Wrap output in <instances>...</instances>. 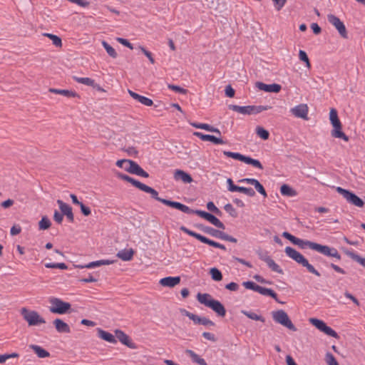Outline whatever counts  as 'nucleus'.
<instances>
[{
    "instance_id": "obj_1",
    "label": "nucleus",
    "mask_w": 365,
    "mask_h": 365,
    "mask_svg": "<svg viewBox=\"0 0 365 365\" xmlns=\"http://www.w3.org/2000/svg\"><path fill=\"white\" fill-rule=\"evenodd\" d=\"M296 241L297 242L294 243V245H298L302 249L309 247L313 250L319 252L325 256L332 257L339 260L341 259V255L336 249L334 247H330L327 245H322L309 240H304L299 238H297Z\"/></svg>"
},
{
    "instance_id": "obj_2",
    "label": "nucleus",
    "mask_w": 365,
    "mask_h": 365,
    "mask_svg": "<svg viewBox=\"0 0 365 365\" xmlns=\"http://www.w3.org/2000/svg\"><path fill=\"white\" fill-rule=\"evenodd\" d=\"M197 299L200 304L212 309L218 316L222 317L225 316V307L220 302L212 299L210 294L198 293Z\"/></svg>"
},
{
    "instance_id": "obj_3",
    "label": "nucleus",
    "mask_w": 365,
    "mask_h": 365,
    "mask_svg": "<svg viewBox=\"0 0 365 365\" xmlns=\"http://www.w3.org/2000/svg\"><path fill=\"white\" fill-rule=\"evenodd\" d=\"M138 189L145 192L150 194L151 197L155 199L156 200L162 202L163 204H164L165 205L172 207L178 209L179 210H185V211L188 210L187 208L186 207L185 205H183L178 202L171 201L169 200L159 197L158 192L155 189H153V187H149L142 182L140 183Z\"/></svg>"
},
{
    "instance_id": "obj_4",
    "label": "nucleus",
    "mask_w": 365,
    "mask_h": 365,
    "mask_svg": "<svg viewBox=\"0 0 365 365\" xmlns=\"http://www.w3.org/2000/svg\"><path fill=\"white\" fill-rule=\"evenodd\" d=\"M286 255L294 260L298 264L306 267L307 270L317 277L320 276V273L309 263L308 260L298 251L291 247H287L284 250Z\"/></svg>"
},
{
    "instance_id": "obj_5",
    "label": "nucleus",
    "mask_w": 365,
    "mask_h": 365,
    "mask_svg": "<svg viewBox=\"0 0 365 365\" xmlns=\"http://www.w3.org/2000/svg\"><path fill=\"white\" fill-rule=\"evenodd\" d=\"M329 120L333 126L331 132V136L340 138L345 142L349 141V137L342 131V125L339 119L337 111L335 108H331L329 112Z\"/></svg>"
},
{
    "instance_id": "obj_6",
    "label": "nucleus",
    "mask_w": 365,
    "mask_h": 365,
    "mask_svg": "<svg viewBox=\"0 0 365 365\" xmlns=\"http://www.w3.org/2000/svg\"><path fill=\"white\" fill-rule=\"evenodd\" d=\"M229 108L242 115H255L264 110L271 108L269 106H240L237 105H230Z\"/></svg>"
},
{
    "instance_id": "obj_7",
    "label": "nucleus",
    "mask_w": 365,
    "mask_h": 365,
    "mask_svg": "<svg viewBox=\"0 0 365 365\" xmlns=\"http://www.w3.org/2000/svg\"><path fill=\"white\" fill-rule=\"evenodd\" d=\"M273 320L282 325L283 327L289 329L291 331H296L297 328L290 320L287 312L282 309L274 311L272 312Z\"/></svg>"
},
{
    "instance_id": "obj_8",
    "label": "nucleus",
    "mask_w": 365,
    "mask_h": 365,
    "mask_svg": "<svg viewBox=\"0 0 365 365\" xmlns=\"http://www.w3.org/2000/svg\"><path fill=\"white\" fill-rule=\"evenodd\" d=\"M186 207L187 208L188 210H187V211L181 210V211L185 213H187V214H196L198 216H200V217L205 219L206 220L210 222L211 224H212L215 227L220 228V229H223V230L225 229L224 224L213 215H212L209 212H207L205 211H202V210H192L187 205H186Z\"/></svg>"
},
{
    "instance_id": "obj_9",
    "label": "nucleus",
    "mask_w": 365,
    "mask_h": 365,
    "mask_svg": "<svg viewBox=\"0 0 365 365\" xmlns=\"http://www.w3.org/2000/svg\"><path fill=\"white\" fill-rule=\"evenodd\" d=\"M242 285L247 289H251L259 292L264 296H269L279 303L283 304L277 299V294L271 289L261 287L252 281H247L242 283Z\"/></svg>"
},
{
    "instance_id": "obj_10",
    "label": "nucleus",
    "mask_w": 365,
    "mask_h": 365,
    "mask_svg": "<svg viewBox=\"0 0 365 365\" xmlns=\"http://www.w3.org/2000/svg\"><path fill=\"white\" fill-rule=\"evenodd\" d=\"M21 314L25 321L29 326H36L41 324H45V319L40 316L36 311L29 310L26 308H22Z\"/></svg>"
},
{
    "instance_id": "obj_11",
    "label": "nucleus",
    "mask_w": 365,
    "mask_h": 365,
    "mask_svg": "<svg viewBox=\"0 0 365 365\" xmlns=\"http://www.w3.org/2000/svg\"><path fill=\"white\" fill-rule=\"evenodd\" d=\"M51 307L49 311L54 314H63L68 312L71 309V304L63 302L59 298L51 297L49 299Z\"/></svg>"
},
{
    "instance_id": "obj_12",
    "label": "nucleus",
    "mask_w": 365,
    "mask_h": 365,
    "mask_svg": "<svg viewBox=\"0 0 365 365\" xmlns=\"http://www.w3.org/2000/svg\"><path fill=\"white\" fill-rule=\"evenodd\" d=\"M336 190L338 193L341 195L349 204L357 207H363L364 206V201L354 192L341 187H337Z\"/></svg>"
},
{
    "instance_id": "obj_13",
    "label": "nucleus",
    "mask_w": 365,
    "mask_h": 365,
    "mask_svg": "<svg viewBox=\"0 0 365 365\" xmlns=\"http://www.w3.org/2000/svg\"><path fill=\"white\" fill-rule=\"evenodd\" d=\"M197 227L205 233L209 234L212 237L235 243L237 241L236 238L228 235L222 231L215 230L212 227L204 226L202 225H198Z\"/></svg>"
},
{
    "instance_id": "obj_14",
    "label": "nucleus",
    "mask_w": 365,
    "mask_h": 365,
    "mask_svg": "<svg viewBox=\"0 0 365 365\" xmlns=\"http://www.w3.org/2000/svg\"><path fill=\"white\" fill-rule=\"evenodd\" d=\"M180 230H182V232H184L185 233L187 234L188 235L190 236H192V237H194L195 238H196L197 240H200V242L205 243V244H207L210 246H212V247H217V248H220L221 250H225L226 248L225 247L222 245V244H220L217 242H215L213 240H211L198 233H196L189 229H187V227H185V226H181L180 227Z\"/></svg>"
},
{
    "instance_id": "obj_15",
    "label": "nucleus",
    "mask_w": 365,
    "mask_h": 365,
    "mask_svg": "<svg viewBox=\"0 0 365 365\" xmlns=\"http://www.w3.org/2000/svg\"><path fill=\"white\" fill-rule=\"evenodd\" d=\"M327 20L337 30L341 38H348L346 26L339 17L332 14H329L327 15Z\"/></svg>"
},
{
    "instance_id": "obj_16",
    "label": "nucleus",
    "mask_w": 365,
    "mask_h": 365,
    "mask_svg": "<svg viewBox=\"0 0 365 365\" xmlns=\"http://www.w3.org/2000/svg\"><path fill=\"white\" fill-rule=\"evenodd\" d=\"M309 322L317 329L324 332L327 335L332 336L335 339L339 338L338 334L333 329L328 327L324 321L316 318H310Z\"/></svg>"
},
{
    "instance_id": "obj_17",
    "label": "nucleus",
    "mask_w": 365,
    "mask_h": 365,
    "mask_svg": "<svg viewBox=\"0 0 365 365\" xmlns=\"http://www.w3.org/2000/svg\"><path fill=\"white\" fill-rule=\"evenodd\" d=\"M181 313L191 319L195 324L205 326H215V323L206 317H200L195 314L190 313L185 309H182Z\"/></svg>"
},
{
    "instance_id": "obj_18",
    "label": "nucleus",
    "mask_w": 365,
    "mask_h": 365,
    "mask_svg": "<svg viewBox=\"0 0 365 365\" xmlns=\"http://www.w3.org/2000/svg\"><path fill=\"white\" fill-rule=\"evenodd\" d=\"M259 258L267 263V266L273 271L282 274V269L268 255L267 252H260L258 253Z\"/></svg>"
},
{
    "instance_id": "obj_19",
    "label": "nucleus",
    "mask_w": 365,
    "mask_h": 365,
    "mask_svg": "<svg viewBox=\"0 0 365 365\" xmlns=\"http://www.w3.org/2000/svg\"><path fill=\"white\" fill-rule=\"evenodd\" d=\"M293 115L304 120L308 119L309 108L307 104L302 103L290 109Z\"/></svg>"
},
{
    "instance_id": "obj_20",
    "label": "nucleus",
    "mask_w": 365,
    "mask_h": 365,
    "mask_svg": "<svg viewBox=\"0 0 365 365\" xmlns=\"http://www.w3.org/2000/svg\"><path fill=\"white\" fill-rule=\"evenodd\" d=\"M124 170L130 173L135 174L144 178L148 177V174L145 171H144L134 161H128V164H126V166L124 168Z\"/></svg>"
},
{
    "instance_id": "obj_21",
    "label": "nucleus",
    "mask_w": 365,
    "mask_h": 365,
    "mask_svg": "<svg viewBox=\"0 0 365 365\" xmlns=\"http://www.w3.org/2000/svg\"><path fill=\"white\" fill-rule=\"evenodd\" d=\"M256 87L261 91L268 93H279L281 90V86L277 83L266 84L262 82H257Z\"/></svg>"
},
{
    "instance_id": "obj_22",
    "label": "nucleus",
    "mask_w": 365,
    "mask_h": 365,
    "mask_svg": "<svg viewBox=\"0 0 365 365\" xmlns=\"http://www.w3.org/2000/svg\"><path fill=\"white\" fill-rule=\"evenodd\" d=\"M115 337L124 345L127 346L129 348L134 349L135 348L134 344L130 339V337L122 330L115 329Z\"/></svg>"
},
{
    "instance_id": "obj_23",
    "label": "nucleus",
    "mask_w": 365,
    "mask_h": 365,
    "mask_svg": "<svg viewBox=\"0 0 365 365\" xmlns=\"http://www.w3.org/2000/svg\"><path fill=\"white\" fill-rule=\"evenodd\" d=\"M57 203L59 205V208L61 210L63 215H65L70 222H73L74 216L72 212V207L61 200H58Z\"/></svg>"
},
{
    "instance_id": "obj_24",
    "label": "nucleus",
    "mask_w": 365,
    "mask_h": 365,
    "mask_svg": "<svg viewBox=\"0 0 365 365\" xmlns=\"http://www.w3.org/2000/svg\"><path fill=\"white\" fill-rule=\"evenodd\" d=\"M173 178L177 181H182L184 183H190L193 181L190 175L182 170H175Z\"/></svg>"
},
{
    "instance_id": "obj_25",
    "label": "nucleus",
    "mask_w": 365,
    "mask_h": 365,
    "mask_svg": "<svg viewBox=\"0 0 365 365\" xmlns=\"http://www.w3.org/2000/svg\"><path fill=\"white\" fill-rule=\"evenodd\" d=\"M180 282V277H167L160 280V284L163 287H174Z\"/></svg>"
},
{
    "instance_id": "obj_26",
    "label": "nucleus",
    "mask_w": 365,
    "mask_h": 365,
    "mask_svg": "<svg viewBox=\"0 0 365 365\" xmlns=\"http://www.w3.org/2000/svg\"><path fill=\"white\" fill-rule=\"evenodd\" d=\"M130 96L135 100L146 106H151L153 104V101L145 96H140L131 90L128 91Z\"/></svg>"
},
{
    "instance_id": "obj_27",
    "label": "nucleus",
    "mask_w": 365,
    "mask_h": 365,
    "mask_svg": "<svg viewBox=\"0 0 365 365\" xmlns=\"http://www.w3.org/2000/svg\"><path fill=\"white\" fill-rule=\"evenodd\" d=\"M194 135L203 141H210L215 144H222L223 143V140L220 138H217L214 135H205L200 132H195Z\"/></svg>"
},
{
    "instance_id": "obj_28",
    "label": "nucleus",
    "mask_w": 365,
    "mask_h": 365,
    "mask_svg": "<svg viewBox=\"0 0 365 365\" xmlns=\"http://www.w3.org/2000/svg\"><path fill=\"white\" fill-rule=\"evenodd\" d=\"M53 323V324L56 327V329L58 332H59V333H70L71 332L70 327L66 322H64L62 319H56Z\"/></svg>"
},
{
    "instance_id": "obj_29",
    "label": "nucleus",
    "mask_w": 365,
    "mask_h": 365,
    "mask_svg": "<svg viewBox=\"0 0 365 365\" xmlns=\"http://www.w3.org/2000/svg\"><path fill=\"white\" fill-rule=\"evenodd\" d=\"M98 336L99 338L109 342L111 344H116L117 340L115 339V336H113L112 334L103 330L101 328L97 329Z\"/></svg>"
},
{
    "instance_id": "obj_30",
    "label": "nucleus",
    "mask_w": 365,
    "mask_h": 365,
    "mask_svg": "<svg viewBox=\"0 0 365 365\" xmlns=\"http://www.w3.org/2000/svg\"><path fill=\"white\" fill-rule=\"evenodd\" d=\"M117 257L123 261H130L133 259L134 255V250L130 248L128 250H122L117 253Z\"/></svg>"
},
{
    "instance_id": "obj_31",
    "label": "nucleus",
    "mask_w": 365,
    "mask_h": 365,
    "mask_svg": "<svg viewBox=\"0 0 365 365\" xmlns=\"http://www.w3.org/2000/svg\"><path fill=\"white\" fill-rule=\"evenodd\" d=\"M48 91L55 94H60L68 98L78 97V95L73 91L65 89L49 88Z\"/></svg>"
},
{
    "instance_id": "obj_32",
    "label": "nucleus",
    "mask_w": 365,
    "mask_h": 365,
    "mask_svg": "<svg viewBox=\"0 0 365 365\" xmlns=\"http://www.w3.org/2000/svg\"><path fill=\"white\" fill-rule=\"evenodd\" d=\"M231 192H242L250 197H253L255 195V192L252 188L240 187V186H237L235 185H232Z\"/></svg>"
},
{
    "instance_id": "obj_33",
    "label": "nucleus",
    "mask_w": 365,
    "mask_h": 365,
    "mask_svg": "<svg viewBox=\"0 0 365 365\" xmlns=\"http://www.w3.org/2000/svg\"><path fill=\"white\" fill-rule=\"evenodd\" d=\"M191 125L196 128L203 129L209 132L216 133L219 135H221V133L218 128H214L210 125L209 124L192 123Z\"/></svg>"
},
{
    "instance_id": "obj_34",
    "label": "nucleus",
    "mask_w": 365,
    "mask_h": 365,
    "mask_svg": "<svg viewBox=\"0 0 365 365\" xmlns=\"http://www.w3.org/2000/svg\"><path fill=\"white\" fill-rule=\"evenodd\" d=\"M185 354L188 355L192 360L193 362L199 364V365H207L206 361L204 359L201 358L199 355L195 354L193 351L190 349H186Z\"/></svg>"
},
{
    "instance_id": "obj_35",
    "label": "nucleus",
    "mask_w": 365,
    "mask_h": 365,
    "mask_svg": "<svg viewBox=\"0 0 365 365\" xmlns=\"http://www.w3.org/2000/svg\"><path fill=\"white\" fill-rule=\"evenodd\" d=\"M115 173L118 178L125 180L128 182H130L133 186L136 187L137 188L139 187V186L141 183V182H140L137 180H135L134 178H132L127 175L123 174L119 172H115Z\"/></svg>"
},
{
    "instance_id": "obj_36",
    "label": "nucleus",
    "mask_w": 365,
    "mask_h": 365,
    "mask_svg": "<svg viewBox=\"0 0 365 365\" xmlns=\"http://www.w3.org/2000/svg\"><path fill=\"white\" fill-rule=\"evenodd\" d=\"M30 348L36 354L39 358H46L50 356L48 351L38 345H30Z\"/></svg>"
},
{
    "instance_id": "obj_37",
    "label": "nucleus",
    "mask_w": 365,
    "mask_h": 365,
    "mask_svg": "<svg viewBox=\"0 0 365 365\" xmlns=\"http://www.w3.org/2000/svg\"><path fill=\"white\" fill-rule=\"evenodd\" d=\"M114 262L113 260H108V259H102V260H98V261H95V262H91L87 264H85V267H86V268H88V269H91V268H94L96 267H99V266H101V265H108V264H111Z\"/></svg>"
},
{
    "instance_id": "obj_38",
    "label": "nucleus",
    "mask_w": 365,
    "mask_h": 365,
    "mask_svg": "<svg viewBox=\"0 0 365 365\" xmlns=\"http://www.w3.org/2000/svg\"><path fill=\"white\" fill-rule=\"evenodd\" d=\"M280 192L282 195L288 197H294L297 195V192L287 184L281 186Z\"/></svg>"
},
{
    "instance_id": "obj_39",
    "label": "nucleus",
    "mask_w": 365,
    "mask_h": 365,
    "mask_svg": "<svg viewBox=\"0 0 365 365\" xmlns=\"http://www.w3.org/2000/svg\"><path fill=\"white\" fill-rule=\"evenodd\" d=\"M224 155L226 158H234L236 160H253L250 157L244 156L238 153H232V152H224Z\"/></svg>"
},
{
    "instance_id": "obj_40",
    "label": "nucleus",
    "mask_w": 365,
    "mask_h": 365,
    "mask_svg": "<svg viewBox=\"0 0 365 365\" xmlns=\"http://www.w3.org/2000/svg\"><path fill=\"white\" fill-rule=\"evenodd\" d=\"M241 312L244 315H245L246 317H247L248 318H250L251 319L256 320V321H260L262 322H264V321H265L264 318L262 316L258 315L254 312H247L245 310H242Z\"/></svg>"
},
{
    "instance_id": "obj_41",
    "label": "nucleus",
    "mask_w": 365,
    "mask_h": 365,
    "mask_svg": "<svg viewBox=\"0 0 365 365\" xmlns=\"http://www.w3.org/2000/svg\"><path fill=\"white\" fill-rule=\"evenodd\" d=\"M43 36L49 38L52 41L53 44L56 47L62 46L61 39L58 36L48 33L43 34Z\"/></svg>"
},
{
    "instance_id": "obj_42",
    "label": "nucleus",
    "mask_w": 365,
    "mask_h": 365,
    "mask_svg": "<svg viewBox=\"0 0 365 365\" xmlns=\"http://www.w3.org/2000/svg\"><path fill=\"white\" fill-rule=\"evenodd\" d=\"M346 254L353 260L359 262L361 265L365 267V258H363L358 255L357 254H355L354 252L350 251L346 252Z\"/></svg>"
},
{
    "instance_id": "obj_43",
    "label": "nucleus",
    "mask_w": 365,
    "mask_h": 365,
    "mask_svg": "<svg viewBox=\"0 0 365 365\" xmlns=\"http://www.w3.org/2000/svg\"><path fill=\"white\" fill-rule=\"evenodd\" d=\"M102 45L103 46V48L106 49L108 54L110 57H112L113 58H115L117 57L118 54H117L115 50L110 45H109L106 41H103Z\"/></svg>"
},
{
    "instance_id": "obj_44",
    "label": "nucleus",
    "mask_w": 365,
    "mask_h": 365,
    "mask_svg": "<svg viewBox=\"0 0 365 365\" xmlns=\"http://www.w3.org/2000/svg\"><path fill=\"white\" fill-rule=\"evenodd\" d=\"M210 274L213 280L219 282L222 279V274L221 272L215 267L211 268L210 270Z\"/></svg>"
},
{
    "instance_id": "obj_45",
    "label": "nucleus",
    "mask_w": 365,
    "mask_h": 365,
    "mask_svg": "<svg viewBox=\"0 0 365 365\" xmlns=\"http://www.w3.org/2000/svg\"><path fill=\"white\" fill-rule=\"evenodd\" d=\"M74 80L79 83H82L89 86H94L95 85L94 80L90 78L74 77Z\"/></svg>"
},
{
    "instance_id": "obj_46",
    "label": "nucleus",
    "mask_w": 365,
    "mask_h": 365,
    "mask_svg": "<svg viewBox=\"0 0 365 365\" xmlns=\"http://www.w3.org/2000/svg\"><path fill=\"white\" fill-rule=\"evenodd\" d=\"M51 222L47 217H43L38 222L39 230H45L51 227Z\"/></svg>"
},
{
    "instance_id": "obj_47",
    "label": "nucleus",
    "mask_w": 365,
    "mask_h": 365,
    "mask_svg": "<svg viewBox=\"0 0 365 365\" xmlns=\"http://www.w3.org/2000/svg\"><path fill=\"white\" fill-rule=\"evenodd\" d=\"M325 361L327 364V365H339L336 358L330 352H327L326 354V355H325Z\"/></svg>"
},
{
    "instance_id": "obj_48",
    "label": "nucleus",
    "mask_w": 365,
    "mask_h": 365,
    "mask_svg": "<svg viewBox=\"0 0 365 365\" xmlns=\"http://www.w3.org/2000/svg\"><path fill=\"white\" fill-rule=\"evenodd\" d=\"M256 133L263 140H267L269 138V132L262 127H257Z\"/></svg>"
},
{
    "instance_id": "obj_49",
    "label": "nucleus",
    "mask_w": 365,
    "mask_h": 365,
    "mask_svg": "<svg viewBox=\"0 0 365 365\" xmlns=\"http://www.w3.org/2000/svg\"><path fill=\"white\" fill-rule=\"evenodd\" d=\"M299 58L302 61L305 63L306 67H307L308 68H310L311 64H310L309 58L305 51L300 50L299 51Z\"/></svg>"
},
{
    "instance_id": "obj_50",
    "label": "nucleus",
    "mask_w": 365,
    "mask_h": 365,
    "mask_svg": "<svg viewBox=\"0 0 365 365\" xmlns=\"http://www.w3.org/2000/svg\"><path fill=\"white\" fill-rule=\"evenodd\" d=\"M224 209L227 212H228L232 217H236L237 216V212L236 210L233 207V206L228 203L226 204L224 207Z\"/></svg>"
},
{
    "instance_id": "obj_51",
    "label": "nucleus",
    "mask_w": 365,
    "mask_h": 365,
    "mask_svg": "<svg viewBox=\"0 0 365 365\" xmlns=\"http://www.w3.org/2000/svg\"><path fill=\"white\" fill-rule=\"evenodd\" d=\"M207 208L210 211L215 213L216 215H220L221 214L220 210L212 202H209L207 203Z\"/></svg>"
},
{
    "instance_id": "obj_52",
    "label": "nucleus",
    "mask_w": 365,
    "mask_h": 365,
    "mask_svg": "<svg viewBox=\"0 0 365 365\" xmlns=\"http://www.w3.org/2000/svg\"><path fill=\"white\" fill-rule=\"evenodd\" d=\"M168 88L177 93H180L182 94H186L187 93V91L186 89L181 88L178 86L169 84Z\"/></svg>"
},
{
    "instance_id": "obj_53",
    "label": "nucleus",
    "mask_w": 365,
    "mask_h": 365,
    "mask_svg": "<svg viewBox=\"0 0 365 365\" xmlns=\"http://www.w3.org/2000/svg\"><path fill=\"white\" fill-rule=\"evenodd\" d=\"M274 8L277 11H280L282 7L285 5L287 0H272Z\"/></svg>"
},
{
    "instance_id": "obj_54",
    "label": "nucleus",
    "mask_w": 365,
    "mask_h": 365,
    "mask_svg": "<svg viewBox=\"0 0 365 365\" xmlns=\"http://www.w3.org/2000/svg\"><path fill=\"white\" fill-rule=\"evenodd\" d=\"M140 49L145 54V56L149 59L150 62L153 64L155 63V60L152 56V53L150 51H147L143 46H140Z\"/></svg>"
},
{
    "instance_id": "obj_55",
    "label": "nucleus",
    "mask_w": 365,
    "mask_h": 365,
    "mask_svg": "<svg viewBox=\"0 0 365 365\" xmlns=\"http://www.w3.org/2000/svg\"><path fill=\"white\" fill-rule=\"evenodd\" d=\"M255 188L256 189V190L259 192L261 195H262L264 197H267V192L264 188V187L262 186V185L259 182L257 183L255 186Z\"/></svg>"
},
{
    "instance_id": "obj_56",
    "label": "nucleus",
    "mask_w": 365,
    "mask_h": 365,
    "mask_svg": "<svg viewBox=\"0 0 365 365\" xmlns=\"http://www.w3.org/2000/svg\"><path fill=\"white\" fill-rule=\"evenodd\" d=\"M53 219L57 223L61 224L63 219V214H61L60 212H58V211L55 210Z\"/></svg>"
},
{
    "instance_id": "obj_57",
    "label": "nucleus",
    "mask_w": 365,
    "mask_h": 365,
    "mask_svg": "<svg viewBox=\"0 0 365 365\" xmlns=\"http://www.w3.org/2000/svg\"><path fill=\"white\" fill-rule=\"evenodd\" d=\"M117 41L121 43L122 45L129 48L130 49H133V45L127 40L123 38H118Z\"/></svg>"
},
{
    "instance_id": "obj_58",
    "label": "nucleus",
    "mask_w": 365,
    "mask_h": 365,
    "mask_svg": "<svg viewBox=\"0 0 365 365\" xmlns=\"http://www.w3.org/2000/svg\"><path fill=\"white\" fill-rule=\"evenodd\" d=\"M225 92L227 97L232 98L235 96V90L230 85L225 87Z\"/></svg>"
},
{
    "instance_id": "obj_59",
    "label": "nucleus",
    "mask_w": 365,
    "mask_h": 365,
    "mask_svg": "<svg viewBox=\"0 0 365 365\" xmlns=\"http://www.w3.org/2000/svg\"><path fill=\"white\" fill-rule=\"evenodd\" d=\"M80 207H81V210L82 212V213L85 215V216H88L91 215V209L88 207H86L84 204L81 203L80 205Z\"/></svg>"
},
{
    "instance_id": "obj_60",
    "label": "nucleus",
    "mask_w": 365,
    "mask_h": 365,
    "mask_svg": "<svg viewBox=\"0 0 365 365\" xmlns=\"http://www.w3.org/2000/svg\"><path fill=\"white\" fill-rule=\"evenodd\" d=\"M282 236L284 237L286 239L289 240L294 245L297 242L296 240H297V237H294V235H291L289 232H284L282 234Z\"/></svg>"
},
{
    "instance_id": "obj_61",
    "label": "nucleus",
    "mask_w": 365,
    "mask_h": 365,
    "mask_svg": "<svg viewBox=\"0 0 365 365\" xmlns=\"http://www.w3.org/2000/svg\"><path fill=\"white\" fill-rule=\"evenodd\" d=\"M225 288L230 291H237L239 289V285L235 282H230L225 285Z\"/></svg>"
},
{
    "instance_id": "obj_62",
    "label": "nucleus",
    "mask_w": 365,
    "mask_h": 365,
    "mask_svg": "<svg viewBox=\"0 0 365 365\" xmlns=\"http://www.w3.org/2000/svg\"><path fill=\"white\" fill-rule=\"evenodd\" d=\"M202 336L205 339L209 340V341H216V338L215 336V335L212 333H210V332H203L202 333Z\"/></svg>"
},
{
    "instance_id": "obj_63",
    "label": "nucleus",
    "mask_w": 365,
    "mask_h": 365,
    "mask_svg": "<svg viewBox=\"0 0 365 365\" xmlns=\"http://www.w3.org/2000/svg\"><path fill=\"white\" fill-rule=\"evenodd\" d=\"M240 182H247L248 184H250V185H253L254 187L257 183L259 182L257 180L254 179V178H245V179H242V180H240Z\"/></svg>"
},
{
    "instance_id": "obj_64",
    "label": "nucleus",
    "mask_w": 365,
    "mask_h": 365,
    "mask_svg": "<svg viewBox=\"0 0 365 365\" xmlns=\"http://www.w3.org/2000/svg\"><path fill=\"white\" fill-rule=\"evenodd\" d=\"M21 231V228L19 225H14L11 228V235H16L18 234H19Z\"/></svg>"
}]
</instances>
